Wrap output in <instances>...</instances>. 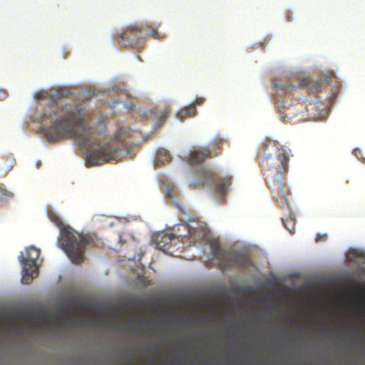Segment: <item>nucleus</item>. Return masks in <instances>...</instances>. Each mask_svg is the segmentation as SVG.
Instances as JSON below:
<instances>
[{
    "mask_svg": "<svg viewBox=\"0 0 365 365\" xmlns=\"http://www.w3.org/2000/svg\"><path fill=\"white\" fill-rule=\"evenodd\" d=\"M83 108L80 106L66 104L56 108H49L42 114L41 120L44 124L43 130L48 141H56L66 138H77L81 147L87 149V163L91 165H101L110 160L117 159L127 152L125 143L120 141V130L115 140L102 143L95 135L92 128L85 124L82 118Z\"/></svg>",
    "mask_w": 365,
    "mask_h": 365,
    "instance_id": "f257e3e1",
    "label": "nucleus"
},
{
    "mask_svg": "<svg viewBox=\"0 0 365 365\" xmlns=\"http://www.w3.org/2000/svg\"><path fill=\"white\" fill-rule=\"evenodd\" d=\"M261 149L266 183L274 192L280 194L287 204V190L282 182V178L287 171L289 157L284 152L280 153L276 143L269 139H265L262 143Z\"/></svg>",
    "mask_w": 365,
    "mask_h": 365,
    "instance_id": "f03ea898",
    "label": "nucleus"
},
{
    "mask_svg": "<svg viewBox=\"0 0 365 365\" xmlns=\"http://www.w3.org/2000/svg\"><path fill=\"white\" fill-rule=\"evenodd\" d=\"M93 242V237L74 233L70 227H62L58 239V247L66 253L72 262L76 264H80L84 261L86 249Z\"/></svg>",
    "mask_w": 365,
    "mask_h": 365,
    "instance_id": "7ed1b4c3",
    "label": "nucleus"
},
{
    "mask_svg": "<svg viewBox=\"0 0 365 365\" xmlns=\"http://www.w3.org/2000/svg\"><path fill=\"white\" fill-rule=\"evenodd\" d=\"M210 248L213 259L218 262V267L221 270H228L233 267L244 269L252 265V260L247 256L235 251L222 250L215 241L211 242Z\"/></svg>",
    "mask_w": 365,
    "mask_h": 365,
    "instance_id": "20e7f679",
    "label": "nucleus"
},
{
    "mask_svg": "<svg viewBox=\"0 0 365 365\" xmlns=\"http://www.w3.org/2000/svg\"><path fill=\"white\" fill-rule=\"evenodd\" d=\"M148 36L159 38L156 29H151L149 26H128L122 34L115 36V41H118L123 47H135L139 41Z\"/></svg>",
    "mask_w": 365,
    "mask_h": 365,
    "instance_id": "39448f33",
    "label": "nucleus"
},
{
    "mask_svg": "<svg viewBox=\"0 0 365 365\" xmlns=\"http://www.w3.org/2000/svg\"><path fill=\"white\" fill-rule=\"evenodd\" d=\"M231 183V177L222 178L212 172L202 170L200 178L191 182L190 186L193 189L200 188L205 185L212 187L215 192L222 197Z\"/></svg>",
    "mask_w": 365,
    "mask_h": 365,
    "instance_id": "423d86ee",
    "label": "nucleus"
},
{
    "mask_svg": "<svg viewBox=\"0 0 365 365\" xmlns=\"http://www.w3.org/2000/svg\"><path fill=\"white\" fill-rule=\"evenodd\" d=\"M39 256L40 250L31 246L26 249L25 256L21 254L19 257V262L23 264L21 280L24 284H31L34 278L38 275L37 260Z\"/></svg>",
    "mask_w": 365,
    "mask_h": 365,
    "instance_id": "0eeeda50",
    "label": "nucleus"
},
{
    "mask_svg": "<svg viewBox=\"0 0 365 365\" xmlns=\"http://www.w3.org/2000/svg\"><path fill=\"white\" fill-rule=\"evenodd\" d=\"M303 107V104L297 102L294 105L287 107L286 108H284L283 111L280 112L282 113V118L285 121L286 119L288 120H292V117L295 115H298L302 114V117L301 118L302 120H317L321 118L320 114H317V111L318 110V104L314 101L309 100L307 101L306 106H305V111L307 113V115H303V113L304 112V110L302 109Z\"/></svg>",
    "mask_w": 365,
    "mask_h": 365,
    "instance_id": "6e6552de",
    "label": "nucleus"
},
{
    "mask_svg": "<svg viewBox=\"0 0 365 365\" xmlns=\"http://www.w3.org/2000/svg\"><path fill=\"white\" fill-rule=\"evenodd\" d=\"M225 140L220 138H216L212 142V150L202 148L191 151L188 158L190 165H197L202 163L207 158H211L221 153L222 146Z\"/></svg>",
    "mask_w": 365,
    "mask_h": 365,
    "instance_id": "1a4fd4ad",
    "label": "nucleus"
},
{
    "mask_svg": "<svg viewBox=\"0 0 365 365\" xmlns=\"http://www.w3.org/2000/svg\"><path fill=\"white\" fill-rule=\"evenodd\" d=\"M70 94V92L66 89L58 88H52L47 91H38L36 93L35 98L38 101L49 98L52 102H56L57 100L67 98Z\"/></svg>",
    "mask_w": 365,
    "mask_h": 365,
    "instance_id": "9d476101",
    "label": "nucleus"
},
{
    "mask_svg": "<svg viewBox=\"0 0 365 365\" xmlns=\"http://www.w3.org/2000/svg\"><path fill=\"white\" fill-rule=\"evenodd\" d=\"M170 160L171 156L167 150L160 148L158 150L155 160V164L157 166L160 167L164 165L166 162H170Z\"/></svg>",
    "mask_w": 365,
    "mask_h": 365,
    "instance_id": "9b49d317",
    "label": "nucleus"
},
{
    "mask_svg": "<svg viewBox=\"0 0 365 365\" xmlns=\"http://www.w3.org/2000/svg\"><path fill=\"white\" fill-rule=\"evenodd\" d=\"M169 113L170 110L168 108H165L161 110L153 109L151 110V113L153 114L154 116L160 121V123H158V127L165 121Z\"/></svg>",
    "mask_w": 365,
    "mask_h": 365,
    "instance_id": "f8f14e48",
    "label": "nucleus"
},
{
    "mask_svg": "<svg viewBox=\"0 0 365 365\" xmlns=\"http://www.w3.org/2000/svg\"><path fill=\"white\" fill-rule=\"evenodd\" d=\"M195 113H196L195 108H193L190 106L181 108L177 113L176 115L178 118H180L181 120H182L187 118L195 115Z\"/></svg>",
    "mask_w": 365,
    "mask_h": 365,
    "instance_id": "ddd939ff",
    "label": "nucleus"
},
{
    "mask_svg": "<svg viewBox=\"0 0 365 365\" xmlns=\"http://www.w3.org/2000/svg\"><path fill=\"white\" fill-rule=\"evenodd\" d=\"M186 231V234H180L179 237H187L193 235L196 232V229L190 226L187 223L180 225L178 227V231Z\"/></svg>",
    "mask_w": 365,
    "mask_h": 365,
    "instance_id": "4468645a",
    "label": "nucleus"
},
{
    "mask_svg": "<svg viewBox=\"0 0 365 365\" xmlns=\"http://www.w3.org/2000/svg\"><path fill=\"white\" fill-rule=\"evenodd\" d=\"M324 83V80L319 79V80H317V81L312 82L311 83V85L309 86V88L312 92H317L322 88Z\"/></svg>",
    "mask_w": 365,
    "mask_h": 365,
    "instance_id": "2eb2a0df",
    "label": "nucleus"
},
{
    "mask_svg": "<svg viewBox=\"0 0 365 365\" xmlns=\"http://www.w3.org/2000/svg\"><path fill=\"white\" fill-rule=\"evenodd\" d=\"M48 217L50 220L58 227H61L63 225L61 218L53 212L49 211Z\"/></svg>",
    "mask_w": 365,
    "mask_h": 365,
    "instance_id": "dca6fc26",
    "label": "nucleus"
},
{
    "mask_svg": "<svg viewBox=\"0 0 365 365\" xmlns=\"http://www.w3.org/2000/svg\"><path fill=\"white\" fill-rule=\"evenodd\" d=\"M327 240V234L318 233L316 235V237H315V242H322V241H326Z\"/></svg>",
    "mask_w": 365,
    "mask_h": 365,
    "instance_id": "f3484780",
    "label": "nucleus"
},
{
    "mask_svg": "<svg viewBox=\"0 0 365 365\" xmlns=\"http://www.w3.org/2000/svg\"><path fill=\"white\" fill-rule=\"evenodd\" d=\"M175 237L174 234H169V235H163L162 237L163 242H165L167 243V242H170Z\"/></svg>",
    "mask_w": 365,
    "mask_h": 365,
    "instance_id": "a211bd4d",
    "label": "nucleus"
},
{
    "mask_svg": "<svg viewBox=\"0 0 365 365\" xmlns=\"http://www.w3.org/2000/svg\"><path fill=\"white\" fill-rule=\"evenodd\" d=\"M205 98H202V97H199V98H197L195 99V101L194 103H192L190 106L193 108H195V106L196 105H200V104H202L205 102Z\"/></svg>",
    "mask_w": 365,
    "mask_h": 365,
    "instance_id": "6ab92c4d",
    "label": "nucleus"
},
{
    "mask_svg": "<svg viewBox=\"0 0 365 365\" xmlns=\"http://www.w3.org/2000/svg\"><path fill=\"white\" fill-rule=\"evenodd\" d=\"M7 96V93L5 90H0V100H4Z\"/></svg>",
    "mask_w": 365,
    "mask_h": 365,
    "instance_id": "aec40b11",
    "label": "nucleus"
},
{
    "mask_svg": "<svg viewBox=\"0 0 365 365\" xmlns=\"http://www.w3.org/2000/svg\"><path fill=\"white\" fill-rule=\"evenodd\" d=\"M279 88L284 89L286 91H292L294 89L295 87L294 86H279Z\"/></svg>",
    "mask_w": 365,
    "mask_h": 365,
    "instance_id": "412c9836",
    "label": "nucleus"
},
{
    "mask_svg": "<svg viewBox=\"0 0 365 365\" xmlns=\"http://www.w3.org/2000/svg\"><path fill=\"white\" fill-rule=\"evenodd\" d=\"M67 320L70 324H73L76 322V320L73 317H68Z\"/></svg>",
    "mask_w": 365,
    "mask_h": 365,
    "instance_id": "4be33fe9",
    "label": "nucleus"
},
{
    "mask_svg": "<svg viewBox=\"0 0 365 365\" xmlns=\"http://www.w3.org/2000/svg\"><path fill=\"white\" fill-rule=\"evenodd\" d=\"M125 106L127 107V108L128 110H132L134 107L133 103H128V104H125Z\"/></svg>",
    "mask_w": 365,
    "mask_h": 365,
    "instance_id": "5701e85b",
    "label": "nucleus"
},
{
    "mask_svg": "<svg viewBox=\"0 0 365 365\" xmlns=\"http://www.w3.org/2000/svg\"><path fill=\"white\" fill-rule=\"evenodd\" d=\"M64 308L68 310H71V306L67 307L66 304H64Z\"/></svg>",
    "mask_w": 365,
    "mask_h": 365,
    "instance_id": "b1692460",
    "label": "nucleus"
},
{
    "mask_svg": "<svg viewBox=\"0 0 365 365\" xmlns=\"http://www.w3.org/2000/svg\"><path fill=\"white\" fill-rule=\"evenodd\" d=\"M56 324H57V325H59V324H60V321H59V320H57V321H56Z\"/></svg>",
    "mask_w": 365,
    "mask_h": 365,
    "instance_id": "393cba45",
    "label": "nucleus"
}]
</instances>
